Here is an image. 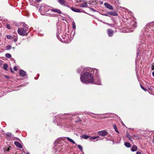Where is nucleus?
<instances>
[{"mask_svg":"<svg viewBox=\"0 0 154 154\" xmlns=\"http://www.w3.org/2000/svg\"><path fill=\"white\" fill-rule=\"evenodd\" d=\"M102 15H103L106 16H108V15H107V14H103Z\"/></svg>","mask_w":154,"mask_h":154,"instance_id":"58836bf2","label":"nucleus"},{"mask_svg":"<svg viewBox=\"0 0 154 154\" xmlns=\"http://www.w3.org/2000/svg\"><path fill=\"white\" fill-rule=\"evenodd\" d=\"M81 138H83L84 139H87L88 138V137H89L86 135H84L82 136H81Z\"/></svg>","mask_w":154,"mask_h":154,"instance_id":"aec40b11","label":"nucleus"},{"mask_svg":"<svg viewBox=\"0 0 154 154\" xmlns=\"http://www.w3.org/2000/svg\"><path fill=\"white\" fill-rule=\"evenodd\" d=\"M91 10L92 11H94V12H95L96 11L95 10V9H93V8H91Z\"/></svg>","mask_w":154,"mask_h":154,"instance_id":"ea45409f","label":"nucleus"},{"mask_svg":"<svg viewBox=\"0 0 154 154\" xmlns=\"http://www.w3.org/2000/svg\"><path fill=\"white\" fill-rule=\"evenodd\" d=\"M125 145L128 148H129L131 146V144L128 142H125Z\"/></svg>","mask_w":154,"mask_h":154,"instance_id":"6ab92c4d","label":"nucleus"},{"mask_svg":"<svg viewBox=\"0 0 154 154\" xmlns=\"http://www.w3.org/2000/svg\"><path fill=\"white\" fill-rule=\"evenodd\" d=\"M91 113V114H92L93 115H102L101 114H94V113Z\"/></svg>","mask_w":154,"mask_h":154,"instance_id":"c9c22d12","label":"nucleus"},{"mask_svg":"<svg viewBox=\"0 0 154 154\" xmlns=\"http://www.w3.org/2000/svg\"><path fill=\"white\" fill-rule=\"evenodd\" d=\"M87 69V70L90 71L91 72L93 71L94 73V72L95 73V74L97 75L98 73V71L97 69H92V68H88Z\"/></svg>","mask_w":154,"mask_h":154,"instance_id":"0eeeda50","label":"nucleus"},{"mask_svg":"<svg viewBox=\"0 0 154 154\" xmlns=\"http://www.w3.org/2000/svg\"><path fill=\"white\" fill-rule=\"evenodd\" d=\"M37 2H39L42 1V0H36Z\"/></svg>","mask_w":154,"mask_h":154,"instance_id":"79ce46f5","label":"nucleus"},{"mask_svg":"<svg viewBox=\"0 0 154 154\" xmlns=\"http://www.w3.org/2000/svg\"><path fill=\"white\" fill-rule=\"evenodd\" d=\"M14 70L15 71H17V66H15L14 67Z\"/></svg>","mask_w":154,"mask_h":154,"instance_id":"473e14b6","label":"nucleus"},{"mask_svg":"<svg viewBox=\"0 0 154 154\" xmlns=\"http://www.w3.org/2000/svg\"><path fill=\"white\" fill-rule=\"evenodd\" d=\"M136 154H142L139 151H137L136 152Z\"/></svg>","mask_w":154,"mask_h":154,"instance_id":"e433bc0d","label":"nucleus"},{"mask_svg":"<svg viewBox=\"0 0 154 154\" xmlns=\"http://www.w3.org/2000/svg\"><path fill=\"white\" fill-rule=\"evenodd\" d=\"M72 27L73 29L75 28V25L74 22H73L72 23Z\"/></svg>","mask_w":154,"mask_h":154,"instance_id":"c756f323","label":"nucleus"},{"mask_svg":"<svg viewBox=\"0 0 154 154\" xmlns=\"http://www.w3.org/2000/svg\"><path fill=\"white\" fill-rule=\"evenodd\" d=\"M92 117L93 118H95V117H94V116H92Z\"/></svg>","mask_w":154,"mask_h":154,"instance_id":"09e8293b","label":"nucleus"},{"mask_svg":"<svg viewBox=\"0 0 154 154\" xmlns=\"http://www.w3.org/2000/svg\"><path fill=\"white\" fill-rule=\"evenodd\" d=\"M108 13L110 15L113 16H117L118 15V14L115 12H109Z\"/></svg>","mask_w":154,"mask_h":154,"instance_id":"dca6fc26","label":"nucleus"},{"mask_svg":"<svg viewBox=\"0 0 154 154\" xmlns=\"http://www.w3.org/2000/svg\"><path fill=\"white\" fill-rule=\"evenodd\" d=\"M8 67V65L7 64H5L4 65L3 68L5 70L7 71L8 70V69H7Z\"/></svg>","mask_w":154,"mask_h":154,"instance_id":"412c9836","label":"nucleus"},{"mask_svg":"<svg viewBox=\"0 0 154 154\" xmlns=\"http://www.w3.org/2000/svg\"><path fill=\"white\" fill-rule=\"evenodd\" d=\"M6 49L8 50L10 49L11 48V46L10 45H8L6 47Z\"/></svg>","mask_w":154,"mask_h":154,"instance_id":"c85d7f7f","label":"nucleus"},{"mask_svg":"<svg viewBox=\"0 0 154 154\" xmlns=\"http://www.w3.org/2000/svg\"><path fill=\"white\" fill-rule=\"evenodd\" d=\"M81 121V119H79V120L78 122H80V121Z\"/></svg>","mask_w":154,"mask_h":154,"instance_id":"c03bdc74","label":"nucleus"},{"mask_svg":"<svg viewBox=\"0 0 154 154\" xmlns=\"http://www.w3.org/2000/svg\"><path fill=\"white\" fill-rule=\"evenodd\" d=\"M83 68L82 67H80L78 68L77 70V72L78 73H80L81 71H82L83 70Z\"/></svg>","mask_w":154,"mask_h":154,"instance_id":"4be33fe9","label":"nucleus"},{"mask_svg":"<svg viewBox=\"0 0 154 154\" xmlns=\"http://www.w3.org/2000/svg\"><path fill=\"white\" fill-rule=\"evenodd\" d=\"M7 38L8 39H11L12 38V36L10 35H7Z\"/></svg>","mask_w":154,"mask_h":154,"instance_id":"7c9ffc66","label":"nucleus"},{"mask_svg":"<svg viewBox=\"0 0 154 154\" xmlns=\"http://www.w3.org/2000/svg\"><path fill=\"white\" fill-rule=\"evenodd\" d=\"M80 75V80L83 83H94L98 85H101V83L99 78H98L94 81V76L92 73L85 72L82 75L81 74Z\"/></svg>","mask_w":154,"mask_h":154,"instance_id":"f257e3e1","label":"nucleus"},{"mask_svg":"<svg viewBox=\"0 0 154 154\" xmlns=\"http://www.w3.org/2000/svg\"><path fill=\"white\" fill-rule=\"evenodd\" d=\"M140 87H141V88L143 89L144 91H147V90L145 89V88H144V87H143L141 85H140Z\"/></svg>","mask_w":154,"mask_h":154,"instance_id":"2f4dec72","label":"nucleus"},{"mask_svg":"<svg viewBox=\"0 0 154 154\" xmlns=\"http://www.w3.org/2000/svg\"><path fill=\"white\" fill-rule=\"evenodd\" d=\"M100 3H101V4H103V2H101H101H100Z\"/></svg>","mask_w":154,"mask_h":154,"instance_id":"8fccbe9b","label":"nucleus"},{"mask_svg":"<svg viewBox=\"0 0 154 154\" xmlns=\"http://www.w3.org/2000/svg\"><path fill=\"white\" fill-rule=\"evenodd\" d=\"M14 144L17 147H18L20 148H22V145L18 142L15 141L14 142Z\"/></svg>","mask_w":154,"mask_h":154,"instance_id":"4468645a","label":"nucleus"},{"mask_svg":"<svg viewBox=\"0 0 154 154\" xmlns=\"http://www.w3.org/2000/svg\"><path fill=\"white\" fill-rule=\"evenodd\" d=\"M62 38L64 41L66 42L69 39L68 35L67 34H65V35L62 36Z\"/></svg>","mask_w":154,"mask_h":154,"instance_id":"f8f14e48","label":"nucleus"},{"mask_svg":"<svg viewBox=\"0 0 154 154\" xmlns=\"http://www.w3.org/2000/svg\"><path fill=\"white\" fill-rule=\"evenodd\" d=\"M10 146H9L8 148H6L5 149L4 151L5 152L6 151H7V152L9 151L10 149Z\"/></svg>","mask_w":154,"mask_h":154,"instance_id":"a878e982","label":"nucleus"},{"mask_svg":"<svg viewBox=\"0 0 154 154\" xmlns=\"http://www.w3.org/2000/svg\"><path fill=\"white\" fill-rule=\"evenodd\" d=\"M152 74L153 76L154 77V71L153 72Z\"/></svg>","mask_w":154,"mask_h":154,"instance_id":"37998d69","label":"nucleus"},{"mask_svg":"<svg viewBox=\"0 0 154 154\" xmlns=\"http://www.w3.org/2000/svg\"><path fill=\"white\" fill-rule=\"evenodd\" d=\"M66 138L70 142L74 144H75V142L73 140H72V139H71V138H70L69 137H66Z\"/></svg>","mask_w":154,"mask_h":154,"instance_id":"a211bd4d","label":"nucleus"},{"mask_svg":"<svg viewBox=\"0 0 154 154\" xmlns=\"http://www.w3.org/2000/svg\"><path fill=\"white\" fill-rule=\"evenodd\" d=\"M7 28L9 29H11V26H10L9 25H7Z\"/></svg>","mask_w":154,"mask_h":154,"instance_id":"f704fd0d","label":"nucleus"},{"mask_svg":"<svg viewBox=\"0 0 154 154\" xmlns=\"http://www.w3.org/2000/svg\"><path fill=\"white\" fill-rule=\"evenodd\" d=\"M97 134L100 135L105 136L107 135V132L105 130L98 131Z\"/></svg>","mask_w":154,"mask_h":154,"instance_id":"423d86ee","label":"nucleus"},{"mask_svg":"<svg viewBox=\"0 0 154 154\" xmlns=\"http://www.w3.org/2000/svg\"><path fill=\"white\" fill-rule=\"evenodd\" d=\"M80 6L81 7H86L87 6V2L85 0H80Z\"/></svg>","mask_w":154,"mask_h":154,"instance_id":"39448f33","label":"nucleus"},{"mask_svg":"<svg viewBox=\"0 0 154 154\" xmlns=\"http://www.w3.org/2000/svg\"><path fill=\"white\" fill-rule=\"evenodd\" d=\"M77 146H78V148L80 150L82 151V146L80 145H77Z\"/></svg>","mask_w":154,"mask_h":154,"instance_id":"bb28decb","label":"nucleus"},{"mask_svg":"<svg viewBox=\"0 0 154 154\" xmlns=\"http://www.w3.org/2000/svg\"><path fill=\"white\" fill-rule=\"evenodd\" d=\"M113 127L115 131L118 133H119V132L117 128L116 125L115 124L113 125Z\"/></svg>","mask_w":154,"mask_h":154,"instance_id":"b1692460","label":"nucleus"},{"mask_svg":"<svg viewBox=\"0 0 154 154\" xmlns=\"http://www.w3.org/2000/svg\"><path fill=\"white\" fill-rule=\"evenodd\" d=\"M5 56L6 57L8 58H10L11 57V54L8 53H6L5 54Z\"/></svg>","mask_w":154,"mask_h":154,"instance_id":"393cba45","label":"nucleus"},{"mask_svg":"<svg viewBox=\"0 0 154 154\" xmlns=\"http://www.w3.org/2000/svg\"><path fill=\"white\" fill-rule=\"evenodd\" d=\"M28 27L26 25L24 26L22 28H19L18 29L17 32L19 34L22 36L26 35L27 34V30Z\"/></svg>","mask_w":154,"mask_h":154,"instance_id":"f03ea898","label":"nucleus"},{"mask_svg":"<svg viewBox=\"0 0 154 154\" xmlns=\"http://www.w3.org/2000/svg\"><path fill=\"white\" fill-rule=\"evenodd\" d=\"M126 136L129 139H130V138H131V136L130 134H129L128 132H127V134L126 135Z\"/></svg>","mask_w":154,"mask_h":154,"instance_id":"cd10ccee","label":"nucleus"},{"mask_svg":"<svg viewBox=\"0 0 154 154\" xmlns=\"http://www.w3.org/2000/svg\"><path fill=\"white\" fill-rule=\"evenodd\" d=\"M26 154H29V152H27L26 153Z\"/></svg>","mask_w":154,"mask_h":154,"instance_id":"de8ad7c7","label":"nucleus"},{"mask_svg":"<svg viewBox=\"0 0 154 154\" xmlns=\"http://www.w3.org/2000/svg\"><path fill=\"white\" fill-rule=\"evenodd\" d=\"M99 137V136H96V139L97 138H98Z\"/></svg>","mask_w":154,"mask_h":154,"instance_id":"49530a36","label":"nucleus"},{"mask_svg":"<svg viewBox=\"0 0 154 154\" xmlns=\"http://www.w3.org/2000/svg\"><path fill=\"white\" fill-rule=\"evenodd\" d=\"M69 8H70L74 12H81V11L79 9L73 7L71 8L69 7Z\"/></svg>","mask_w":154,"mask_h":154,"instance_id":"ddd939ff","label":"nucleus"},{"mask_svg":"<svg viewBox=\"0 0 154 154\" xmlns=\"http://www.w3.org/2000/svg\"><path fill=\"white\" fill-rule=\"evenodd\" d=\"M13 49H14V48H14V47H13Z\"/></svg>","mask_w":154,"mask_h":154,"instance_id":"3c124183","label":"nucleus"},{"mask_svg":"<svg viewBox=\"0 0 154 154\" xmlns=\"http://www.w3.org/2000/svg\"><path fill=\"white\" fill-rule=\"evenodd\" d=\"M11 133L10 132H8L6 134V136L8 137L11 138Z\"/></svg>","mask_w":154,"mask_h":154,"instance_id":"5701e85b","label":"nucleus"},{"mask_svg":"<svg viewBox=\"0 0 154 154\" xmlns=\"http://www.w3.org/2000/svg\"><path fill=\"white\" fill-rule=\"evenodd\" d=\"M129 139L131 141H132V140L131 139V138H130V139Z\"/></svg>","mask_w":154,"mask_h":154,"instance_id":"a18cd8bd","label":"nucleus"},{"mask_svg":"<svg viewBox=\"0 0 154 154\" xmlns=\"http://www.w3.org/2000/svg\"><path fill=\"white\" fill-rule=\"evenodd\" d=\"M58 2L61 5L68 8H69V6L67 4L66 1L65 0H58Z\"/></svg>","mask_w":154,"mask_h":154,"instance_id":"20e7f679","label":"nucleus"},{"mask_svg":"<svg viewBox=\"0 0 154 154\" xmlns=\"http://www.w3.org/2000/svg\"><path fill=\"white\" fill-rule=\"evenodd\" d=\"M152 70H153V68H152Z\"/></svg>","mask_w":154,"mask_h":154,"instance_id":"5fc2aeb1","label":"nucleus"},{"mask_svg":"<svg viewBox=\"0 0 154 154\" xmlns=\"http://www.w3.org/2000/svg\"><path fill=\"white\" fill-rule=\"evenodd\" d=\"M52 8L47 5H44V6H41L40 7L39 9V11H41V13L42 14L44 15L43 14H42V13L43 12L45 13L48 14L47 13L49 11H51V9Z\"/></svg>","mask_w":154,"mask_h":154,"instance_id":"7ed1b4c3","label":"nucleus"},{"mask_svg":"<svg viewBox=\"0 0 154 154\" xmlns=\"http://www.w3.org/2000/svg\"><path fill=\"white\" fill-rule=\"evenodd\" d=\"M20 75L23 77L25 75H26V72L24 71V70H20Z\"/></svg>","mask_w":154,"mask_h":154,"instance_id":"2eb2a0df","label":"nucleus"},{"mask_svg":"<svg viewBox=\"0 0 154 154\" xmlns=\"http://www.w3.org/2000/svg\"><path fill=\"white\" fill-rule=\"evenodd\" d=\"M51 11H53L55 13H57L59 14H61V11L60 10L57 8H53L51 9Z\"/></svg>","mask_w":154,"mask_h":154,"instance_id":"1a4fd4ad","label":"nucleus"},{"mask_svg":"<svg viewBox=\"0 0 154 154\" xmlns=\"http://www.w3.org/2000/svg\"><path fill=\"white\" fill-rule=\"evenodd\" d=\"M96 139V137L95 136H94V137H91L90 139Z\"/></svg>","mask_w":154,"mask_h":154,"instance_id":"72a5a7b5","label":"nucleus"},{"mask_svg":"<svg viewBox=\"0 0 154 154\" xmlns=\"http://www.w3.org/2000/svg\"><path fill=\"white\" fill-rule=\"evenodd\" d=\"M130 24L131 27L132 28L136 27V23L133 20H131V23H130Z\"/></svg>","mask_w":154,"mask_h":154,"instance_id":"6e6552de","label":"nucleus"},{"mask_svg":"<svg viewBox=\"0 0 154 154\" xmlns=\"http://www.w3.org/2000/svg\"><path fill=\"white\" fill-rule=\"evenodd\" d=\"M137 149V147L135 145H134L132 147L131 150L132 152L136 151Z\"/></svg>","mask_w":154,"mask_h":154,"instance_id":"f3484780","label":"nucleus"},{"mask_svg":"<svg viewBox=\"0 0 154 154\" xmlns=\"http://www.w3.org/2000/svg\"><path fill=\"white\" fill-rule=\"evenodd\" d=\"M100 139H102V140H103V139H101V138Z\"/></svg>","mask_w":154,"mask_h":154,"instance_id":"864d4df0","label":"nucleus"},{"mask_svg":"<svg viewBox=\"0 0 154 154\" xmlns=\"http://www.w3.org/2000/svg\"><path fill=\"white\" fill-rule=\"evenodd\" d=\"M104 5L107 8L110 10L113 9V8L112 7L111 5H110L109 4H108V3H105Z\"/></svg>","mask_w":154,"mask_h":154,"instance_id":"9b49d317","label":"nucleus"},{"mask_svg":"<svg viewBox=\"0 0 154 154\" xmlns=\"http://www.w3.org/2000/svg\"><path fill=\"white\" fill-rule=\"evenodd\" d=\"M5 78H6L8 79H9V78H10L7 75H5Z\"/></svg>","mask_w":154,"mask_h":154,"instance_id":"4c0bfd02","label":"nucleus"},{"mask_svg":"<svg viewBox=\"0 0 154 154\" xmlns=\"http://www.w3.org/2000/svg\"><path fill=\"white\" fill-rule=\"evenodd\" d=\"M107 33L109 36L111 37L113 35V32L110 29H109L107 30Z\"/></svg>","mask_w":154,"mask_h":154,"instance_id":"9d476101","label":"nucleus"},{"mask_svg":"<svg viewBox=\"0 0 154 154\" xmlns=\"http://www.w3.org/2000/svg\"><path fill=\"white\" fill-rule=\"evenodd\" d=\"M137 54H138V52H137Z\"/></svg>","mask_w":154,"mask_h":154,"instance_id":"603ef678","label":"nucleus"},{"mask_svg":"<svg viewBox=\"0 0 154 154\" xmlns=\"http://www.w3.org/2000/svg\"><path fill=\"white\" fill-rule=\"evenodd\" d=\"M17 38H15L14 39V41L15 42H16L17 41Z\"/></svg>","mask_w":154,"mask_h":154,"instance_id":"a19ab883","label":"nucleus"}]
</instances>
